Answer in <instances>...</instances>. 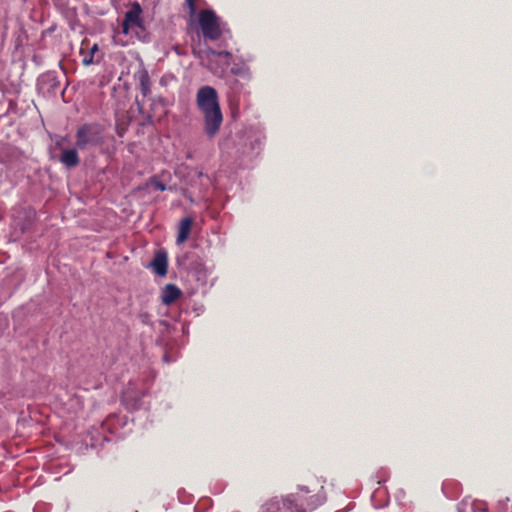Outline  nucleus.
<instances>
[{
    "label": "nucleus",
    "instance_id": "nucleus-10",
    "mask_svg": "<svg viewBox=\"0 0 512 512\" xmlns=\"http://www.w3.org/2000/svg\"><path fill=\"white\" fill-rule=\"evenodd\" d=\"M135 77L138 80L142 96L144 98L147 97L151 92V81L148 71L146 69H142L136 73Z\"/></svg>",
    "mask_w": 512,
    "mask_h": 512
},
{
    "label": "nucleus",
    "instance_id": "nucleus-3",
    "mask_svg": "<svg viewBox=\"0 0 512 512\" xmlns=\"http://www.w3.org/2000/svg\"><path fill=\"white\" fill-rule=\"evenodd\" d=\"M103 126L98 123H85L81 125L76 132V146L80 150H85L92 146H101L104 144Z\"/></svg>",
    "mask_w": 512,
    "mask_h": 512
},
{
    "label": "nucleus",
    "instance_id": "nucleus-1",
    "mask_svg": "<svg viewBox=\"0 0 512 512\" xmlns=\"http://www.w3.org/2000/svg\"><path fill=\"white\" fill-rule=\"evenodd\" d=\"M196 105L203 114L205 133L214 137L223 121L217 91L211 86H202L196 94Z\"/></svg>",
    "mask_w": 512,
    "mask_h": 512
},
{
    "label": "nucleus",
    "instance_id": "nucleus-4",
    "mask_svg": "<svg viewBox=\"0 0 512 512\" xmlns=\"http://www.w3.org/2000/svg\"><path fill=\"white\" fill-rule=\"evenodd\" d=\"M198 24L205 39L216 41L221 37L219 18L213 10H201L198 14Z\"/></svg>",
    "mask_w": 512,
    "mask_h": 512
},
{
    "label": "nucleus",
    "instance_id": "nucleus-2",
    "mask_svg": "<svg viewBox=\"0 0 512 512\" xmlns=\"http://www.w3.org/2000/svg\"><path fill=\"white\" fill-rule=\"evenodd\" d=\"M324 482L318 479L311 481L309 485L299 486V492L289 494L297 499V506L307 511H313L326 501Z\"/></svg>",
    "mask_w": 512,
    "mask_h": 512
},
{
    "label": "nucleus",
    "instance_id": "nucleus-7",
    "mask_svg": "<svg viewBox=\"0 0 512 512\" xmlns=\"http://www.w3.org/2000/svg\"><path fill=\"white\" fill-rule=\"evenodd\" d=\"M150 267L153 269V271L158 275V276H165L167 274V271H168V255L165 251L163 250H160L158 251L152 262L150 263Z\"/></svg>",
    "mask_w": 512,
    "mask_h": 512
},
{
    "label": "nucleus",
    "instance_id": "nucleus-14",
    "mask_svg": "<svg viewBox=\"0 0 512 512\" xmlns=\"http://www.w3.org/2000/svg\"><path fill=\"white\" fill-rule=\"evenodd\" d=\"M184 6L187 8L189 16L193 18L197 10L195 0H185Z\"/></svg>",
    "mask_w": 512,
    "mask_h": 512
},
{
    "label": "nucleus",
    "instance_id": "nucleus-16",
    "mask_svg": "<svg viewBox=\"0 0 512 512\" xmlns=\"http://www.w3.org/2000/svg\"><path fill=\"white\" fill-rule=\"evenodd\" d=\"M125 132H126V127L121 126V125L116 126V133L118 134V136L123 137Z\"/></svg>",
    "mask_w": 512,
    "mask_h": 512
},
{
    "label": "nucleus",
    "instance_id": "nucleus-11",
    "mask_svg": "<svg viewBox=\"0 0 512 512\" xmlns=\"http://www.w3.org/2000/svg\"><path fill=\"white\" fill-rule=\"evenodd\" d=\"M192 224L193 219L190 217H185L180 221L178 235L176 239L177 244H182L188 239L191 232Z\"/></svg>",
    "mask_w": 512,
    "mask_h": 512
},
{
    "label": "nucleus",
    "instance_id": "nucleus-12",
    "mask_svg": "<svg viewBox=\"0 0 512 512\" xmlns=\"http://www.w3.org/2000/svg\"><path fill=\"white\" fill-rule=\"evenodd\" d=\"M60 161L68 168L76 167L80 160L76 149H65L62 151Z\"/></svg>",
    "mask_w": 512,
    "mask_h": 512
},
{
    "label": "nucleus",
    "instance_id": "nucleus-8",
    "mask_svg": "<svg viewBox=\"0 0 512 512\" xmlns=\"http://www.w3.org/2000/svg\"><path fill=\"white\" fill-rule=\"evenodd\" d=\"M99 50L98 44H90L88 39H84L81 43L80 54L82 55V64L89 66L94 63L95 53Z\"/></svg>",
    "mask_w": 512,
    "mask_h": 512
},
{
    "label": "nucleus",
    "instance_id": "nucleus-9",
    "mask_svg": "<svg viewBox=\"0 0 512 512\" xmlns=\"http://www.w3.org/2000/svg\"><path fill=\"white\" fill-rule=\"evenodd\" d=\"M182 295L181 289L175 284H167L161 294V300L164 305H171Z\"/></svg>",
    "mask_w": 512,
    "mask_h": 512
},
{
    "label": "nucleus",
    "instance_id": "nucleus-13",
    "mask_svg": "<svg viewBox=\"0 0 512 512\" xmlns=\"http://www.w3.org/2000/svg\"><path fill=\"white\" fill-rule=\"evenodd\" d=\"M209 54L214 57H218L221 60H223L224 66L227 68L230 65L231 61V53L227 51H216V50H209Z\"/></svg>",
    "mask_w": 512,
    "mask_h": 512
},
{
    "label": "nucleus",
    "instance_id": "nucleus-5",
    "mask_svg": "<svg viewBox=\"0 0 512 512\" xmlns=\"http://www.w3.org/2000/svg\"><path fill=\"white\" fill-rule=\"evenodd\" d=\"M142 7L138 2H133L130 9L125 13L122 22V33L128 35L130 33L139 34L145 31L144 19L142 17Z\"/></svg>",
    "mask_w": 512,
    "mask_h": 512
},
{
    "label": "nucleus",
    "instance_id": "nucleus-15",
    "mask_svg": "<svg viewBox=\"0 0 512 512\" xmlns=\"http://www.w3.org/2000/svg\"><path fill=\"white\" fill-rule=\"evenodd\" d=\"M151 184L153 185V187L156 190H159V191H165L166 190V185L163 182H161L158 179H156V178L152 179Z\"/></svg>",
    "mask_w": 512,
    "mask_h": 512
},
{
    "label": "nucleus",
    "instance_id": "nucleus-6",
    "mask_svg": "<svg viewBox=\"0 0 512 512\" xmlns=\"http://www.w3.org/2000/svg\"><path fill=\"white\" fill-rule=\"evenodd\" d=\"M263 508L264 512H305L297 506V499L294 496L272 498L264 504Z\"/></svg>",
    "mask_w": 512,
    "mask_h": 512
}]
</instances>
